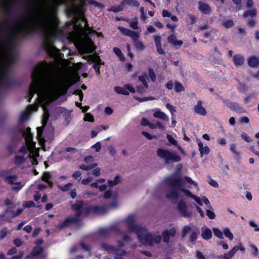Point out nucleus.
Instances as JSON below:
<instances>
[{"instance_id":"obj_52","label":"nucleus","mask_w":259,"mask_h":259,"mask_svg":"<svg viewBox=\"0 0 259 259\" xmlns=\"http://www.w3.org/2000/svg\"><path fill=\"white\" fill-rule=\"evenodd\" d=\"M147 89H148V88H146V87L142 84H141L140 86L136 88V92L139 93H144Z\"/></svg>"},{"instance_id":"obj_14","label":"nucleus","mask_w":259,"mask_h":259,"mask_svg":"<svg viewBox=\"0 0 259 259\" xmlns=\"http://www.w3.org/2000/svg\"><path fill=\"white\" fill-rule=\"evenodd\" d=\"M176 234V230L171 228L169 230H165L162 233L163 241L165 243H168L170 236L174 237Z\"/></svg>"},{"instance_id":"obj_61","label":"nucleus","mask_w":259,"mask_h":259,"mask_svg":"<svg viewBox=\"0 0 259 259\" xmlns=\"http://www.w3.org/2000/svg\"><path fill=\"white\" fill-rule=\"evenodd\" d=\"M109 153L112 156H114L116 154V150L112 145H110L108 148Z\"/></svg>"},{"instance_id":"obj_1","label":"nucleus","mask_w":259,"mask_h":259,"mask_svg":"<svg viewBox=\"0 0 259 259\" xmlns=\"http://www.w3.org/2000/svg\"><path fill=\"white\" fill-rule=\"evenodd\" d=\"M31 79L27 97L28 102L35 94H37L35 100L42 102L47 99L55 100L60 96L64 82L53 63H40L33 69Z\"/></svg>"},{"instance_id":"obj_13","label":"nucleus","mask_w":259,"mask_h":259,"mask_svg":"<svg viewBox=\"0 0 259 259\" xmlns=\"http://www.w3.org/2000/svg\"><path fill=\"white\" fill-rule=\"evenodd\" d=\"M194 111L196 114L202 116H205L207 114L205 109L202 106V102L201 100L198 101L197 104L194 107Z\"/></svg>"},{"instance_id":"obj_11","label":"nucleus","mask_w":259,"mask_h":259,"mask_svg":"<svg viewBox=\"0 0 259 259\" xmlns=\"http://www.w3.org/2000/svg\"><path fill=\"white\" fill-rule=\"evenodd\" d=\"M104 197L105 199L112 198L114 200V202L109 205L110 207L112 208H116L117 207L118 204L116 201L117 194L116 193L113 194L111 190H107L105 192Z\"/></svg>"},{"instance_id":"obj_4","label":"nucleus","mask_w":259,"mask_h":259,"mask_svg":"<svg viewBox=\"0 0 259 259\" xmlns=\"http://www.w3.org/2000/svg\"><path fill=\"white\" fill-rule=\"evenodd\" d=\"M87 207H89V206L85 205L83 201H76L74 204L71 205V209L76 212L75 214L67 218L60 225V227L63 228L68 226L71 224L78 223L80 221L82 215L85 216V208Z\"/></svg>"},{"instance_id":"obj_36","label":"nucleus","mask_w":259,"mask_h":259,"mask_svg":"<svg viewBox=\"0 0 259 259\" xmlns=\"http://www.w3.org/2000/svg\"><path fill=\"white\" fill-rule=\"evenodd\" d=\"M72 186V184L71 183H68L67 184L61 186V185H58V188L61 190V191L63 192H66L70 190V187Z\"/></svg>"},{"instance_id":"obj_51","label":"nucleus","mask_w":259,"mask_h":259,"mask_svg":"<svg viewBox=\"0 0 259 259\" xmlns=\"http://www.w3.org/2000/svg\"><path fill=\"white\" fill-rule=\"evenodd\" d=\"M72 177L78 182L81 180V173L79 171H77L73 174Z\"/></svg>"},{"instance_id":"obj_63","label":"nucleus","mask_w":259,"mask_h":259,"mask_svg":"<svg viewBox=\"0 0 259 259\" xmlns=\"http://www.w3.org/2000/svg\"><path fill=\"white\" fill-rule=\"evenodd\" d=\"M13 243L16 247H19L23 244V242L20 239L17 238L14 240Z\"/></svg>"},{"instance_id":"obj_33","label":"nucleus","mask_w":259,"mask_h":259,"mask_svg":"<svg viewBox=\"0 0 259 259\" xmlns=\"http://www.w3.org/2000/svg\"><path fill=\"white\" fill-rule=\"evenodd\" d=\"M175 90L176 92L179 93L185 91V88L182 83L178 81H175Z\"/></svg>"},{"instance_id":"obj_23","label":"nucleus","mask_w":259,"mask_h":259,"mask_svg":"<svg viewBox=\"0 0 259 259\" xmlns=\"http://www.w3.org/2000/svg\"><path fill=\"white\" fill-rule=\"evenodd\" d=\"M111 230V228H101L99 230L98 233L102 237H107L110 234Z\"/></svg>"},{"instance_id":"obj_21","label":"nucleus","mask_w":259,"mask_h":259,"mask_svg":"<svg viewBox=\"0 0 259 259\" xmlns=\"http://www.w3.org/2000/svg\"><path fill=\"white\" fill-rule=\"evenodd\" d=\"M256 11L255 9L246 11L243 14V16L245 18H254L256 16Z\"/></svg>"},{"instance_id":"obj_31","label":"nucleus","mask_w":259,"mask_h":259,"mask_svg":"<svg viewBox=\"0 0 259 259\" xmlns=\"http://www.w3.org/2000/svg\"><path fill=\"white\" fill-rule=\"evenodd\" d=\"M114 252L115 253V259H120L121 256H124L126 254V252L124 250L116 248Z\"/></svg>"},{"instance_id":"obj_44","label":"nucleus","mask_w":259,"mask_h":259,"mask_svg":"<svg viewBox=\"0 0 259 259\" xmlns=\"http://www.w3.org/2000/svg\"><path fill=\"white\" fill-rule=\"evenodd\" d=\"M124 88L127 91H129L132 93H135L136 92V89H135L131 84H126L124 85Z\"/></svg>"},{"instance_id":"obj_48","label":"nucleus","mask_w":259,"mask_h":259,"mask_svg":"<svg viewBox=\"0 0 259 259\" xmlns=\"http://www.w3.org/2000/svg\"><path fill=\"white\" fill-rule=\"evenodd\" d=\"M8 230L7 228H4L0 231V239H4L7 236Z\"/></svg>"},{"instance_id":"obj_27","label":"nucleus","mask_w":259,"mask_h":259,"mask_svg":"<svg viewBox=\"0 0 259 259\" xmlns=\"http://www.w3.org/2000/svg\"><path fill=\"white\" fill-rule=\"evenodd\" d=\"M200 232L199 230L193 231L189 237V240L191 242L195 244L196 240L197 239L198 236Z\"/></svg>"},{"instance_id":"obj_12","label":"nucleus","mask_w":259,"mask_h":259,"mask_svg":"<svg viewBox=\"0 0 259 259\" xmlns=\"http://www.w3.org/2000/svg\"><path fill=\"white\" fill-rule=\"evenodd\" d=\"M87 57L89 60H92L93 62H96L93 65V67L95 69L97 75H99L100 74V66L101 63V60L99 56H97L96 57H93L92 55L87 56Z\"/></svg>"},{"instance_id":"obj_2","label":"nucleus","mask_w":259,"mask_h":259,"mask_svg":"<svg viewBox=\"0 0 259 259\" xmlns=\"http://www.w3.org/2000/svg\"><path fill=\"white\" fill-rule=\"evenodd\" d=\"M125 222L128 232L136 233L141 243L152 246L154 243L158 244L161 242V237L160 235L149 233L145 227L137 225L134 215H128Z\"/></svg>"},{"instance_id":"obj_34","label":"nucleus","mask_w":259,"mask_h":259,"mask_svg":"<svg viewBox=\"0 0 259 259\" xmlns=\"http://www.w3.org/2000/svg\"><path fill=\"white\" fill-rule=\"evenodd\" d=\"M191 230V227L189 225H185L184 226L182 231V238H184L186 237L187 233Z\"/></svg>"},{"instance_id":"obj_30","label":"nucleus","mask_w":259,"mask_h":259,"mask_svg":"<svg viewBox=\"0 0 259 259\" xmlns=\"http://www.w3.org/2000/svg\"><path fill=\"white\" fill-rule=\"evenodd\" d=\"M43 249L40 246H36L33 248L32 251V255L36 256H37L41 253L42 252Z\"/></svg>"},{"instance_id":"obj_26","label":"nucleus","mask_w":259,"mask_h":259,"mask_svg":"<svg viewBox=\"0 0 259 259\" xmlns=\"http://www.w3.org/2000/svg\"><path fill=\"white\" fill-rule=\"evenodd\" d=\"M120 181L121 177L119 175H117L115 177L113 180L108 181V186L110 187H112L119 183Z\"/></svg>"},{"instance_id":"obj_38","label":"nucleus","mask_w":259,"mask_h":259,"mask_svg":"<svg viewBox=\"0 0 259 259\" xmlns=\"http://www.w3.org/2000/svg\"><path fill=\"white\" fill-rule=\"evenodd\" d=\"M223 25L226 28H230L234 25L233 20H225L222 22Z\"/></svg>"},{"instance_id":"obj_37","label":"nucleus","mask_w":259,"mask_h":259,"mask_svg":"<svg viewBox=\"0 0 259 259\" xmlns=\"http://www.w3.org/2000/svg\"><path fill=\"white\" fill-rule=\"evenodd\" d=\"M236 145L235 144H231L230 145V150L234 153L236 159L240 158V154L236 150Z\"/></svg>"},{"instance_id":"obj_41","label":"nucleus","mask_w":259,"mask_h":259,"mask_svg":"<svg viewBox=\"0 0 259 259\" xmlns=\"http://www.w3.org/2000/svg\"><path fill=\"white\" fill-rule=\"evenodd\" d=\"M25 160V158L23 156H16L15 157V163L16 164H20L22 162H24Z\"/></svg>"},{"instance_id":"obj_54","label":"nucleus","mask_w":259,"mask_h":259,"mask_svg":"<svg viewBox=\"0 0 259 259\" xmlns=\"http://www.w3.org/2000/svg\"><path fill=\"white\" fill-rule=\"evenodd\" d=\"M142 134L143 136H144L147 139H148L149 140H152L153 139L156 138V136L151 135L146 132H144V131L142 132Z\"/></svg>"},{"instance_id":"obj_32","label":"nucleus","mask_w":259,"mask_h":259,"mask_svg":"<svg viewBox=\"0 0 259 259\" xmlns=\"http://www.w3.org/2000/svg\"><path fill=\"white\" fill-rule=\"evenodd\" d=\"M223 233L225 236L228 238L229 240H232L233 239L234 236L228 228H224L223 230Z\"/></svg>"},{"instance_id":"obj_6","label":"nucleus","mask_w":259,"mask_h":259,"mask_svg":"<svg viewBox=\"0 0 259 259\" xmlns=\"http://www.w3.org/2000/svg\"><path fill=\"white\" fill-rule=\"evenodd\" d=\"M14 137H23L27 144L32 142L33 134L31 133V128L29 127L25 130L23 128H17L14 132Z\"/></svg>"},{"instance_id":"obj_57","label":"nucleus","mask_w":259,"mask_h":259,"mask_svg":"<svg viewBox=\"0 0 259 259\" xmlns=\"http://www.w3.org/2000/svg\"><path fill=\"white\" fill-rule=\"evenodd\" d=\"M92 148L94 149L96 152H99L101 149V144L100 142H98L93 145Z\"/></svg>"},{"instance_id":"obj_40","label":"nucleus","mask_w":259,"mask_h":259,"mask_svg":"<svg viewBox=\"0 0 259 259\" xmlns=\"http://www.w3.org/2000/svg\"><path fill=\"white\" fill-rule=\"evenodd\" d=\"M124 2L128 5L133 6L136 7H138L140 6L139 2L137 0H124Z\"/></svg>"},{"instance_id":"obj_8","label":"nucleus","mask_w":259,"mask_h":259,"mask_svg":"<svg viewBox=\"0 0 259 259\" xmlns=\"http://www.w3.org/2000/svg\"><path fill=\"white\" fill-rule=\"evenodd\" d=\"M3 177L5 178V180L10 184H14L15 186L12 187V189L14 191H18L23 187V185L20 182L15 183L14 182L17 180V177L16 176H11L9 174L5 173L3 175Z\"/></svg>"},{"instance_id":"obj_22","label":"nucleus","mask_w":259,"mask_h":259,"mask_svg":"<svg viewBox=\"0 0 259 259\" xmlns=\"http://www.w3.org/2000/svg\"><path fill=\"white\" fill-rule=\"evenodd\" d=\"M101 247L108 253L114 252L116 250L115 247L104 242L101 243Z\"/></svg>"},{"instance_id":"obj_25","label":"nucleus","mask_w":259,"mask_h":259,"mask_svg":"<svg viewBox=\"0 0 259 259\" xmlns=\"http://www.w3.org/2000/svg\"><path fill=\"white\" fill-rule=\"evenodd\" d=\"M44 114L42 115V119L41 122L42 125L45 126L48 121L49 118L50 114L48 110L46 107H43Z\"/></svg>"},{"instance_id":"obj_35","label":"nucleus","mask_w":259,"mask_h":259,"mask_svg":"<svg viewBox=\"0 0 259 259\" xmlns=\"http://www.w3.org/2000/svg\"><path fill=\"white\" fill-rule=\"evenodd\" d=\"M118 29L120 31V32L125 35L126 36H130L131 34V33L132 32V30L128 29L127 28H125L122 26H118Z\"/></svg>"},{"instance_id":"obj_5","label":"nucleus","mask_w":259,"mask_h":259,"mask_svg":"<svg viewBox=\"0 0 259 259\" xmlns=\"http://www.w3.org/2000/svg\"><path fill=\"white\" fill-rule=\"evenodd\" d=\"M157 154L160 158L164 160V163L166 164L178 162L181 160V157L175 152L170 151L165 149L158 148Z\"/></svg>"},{"instance_id":"obj_49","label":"nucleus","mask_w":259,"mask_h":259,"mask_svg":"<svg viewBox=\"0 0 259 259\" xmlns=\"http://www.w3.org/2000/svg\"><path fill=\"white\" fill-rule=\"evenodd\" d=\"M217 30L215 29H211L209 31L205 32L204 34V36L205 38H208L211 34H216Z\"/></svg>"},{"instance_id":"obj_64","label":"nucleus","mask_w":259,"mask_h":259,"mask_svg":"<svg viewBox=\"0 0 259 259\" xmlns=\"http://www.w3.org/2000/svg\"><path fill=\"white\" fill-rule=\"evenodd\" d=\"M249 224L251 227L254 228L255 231H256V232L259 231V227L257 226V225L254 222H253L252 221H250L249 222Z\"/></svg>"},{"instance_id":"obj_24","label":"nucleus","mask_w":259,"mask_h":259,"mask_svg":"<svg viewBox=\"0 0 259 259\" xmlns=\"http://www.w3.org/2000/svg\"><path fill=\"white\" fill-rule=\"evenodd\" d=\"M239 250V247L235 246L228 253H225V259H231Z\"/></svg>"},{"instance_id":"obj_16","label":"nucleus","mask_w":259,"mask_h":259,"mask_svg":"<svg viewBox=\"0 0 259 259\" xmlns=\"http://www.w3.org/2000/svg\"><path fill=\"white\" fill-rule=\"evenodd\" d=\"M247 64L251 68H257L259 66V58L254 56H250L247 60Z\"/></svg>"},{"instance_id":"obj_9","label":"nucleus","mask_w":259,"mask_h":259,"mask_svg":"<svg viewBox=\"0 0 259 259\" xmlns=\"http://www.w3.org/2000/svg\"><path fill=\"white\" fill-rule=\"evenodd\" d=\"M178 209L181 214L184 218H190L192 215L191 211L188 210L186 203L184 201H180L177 205Z\"/></svg>"},{"instance_id":"obj_58","label":"nucleus","mask_w":259,"mask_h":259,"mask_svg":"<svg viewBox=\"0 0 259 259\" xmlns=\"http://www.w3.org/2000/svg\"><path fill=\"white\" fill-rule=\"evenodd\" d=\"M241 137L246 142L249 143L252 141L251 138L245 133H242L241 134Z\"/></svg>"},{"instance_id":"obj_62","label":"nucleus","mask_w":259,"mask_h":259,"mask_svg":"<svg viewBox=\"0 0 259 259\" xmlns=\"http://www.w3.org/2000/svg\"><path fill=\"white\" fill-rule=\"evenodd\" d=\"M209 152V148L207 146H206L203 148V149L202 150V151H200V153L201 154V156L202 157L203 154L207 155Z\"/></svg>"},{"instance_id":"obj_3","label":"nucleus","mask_w":259,"mask_h":259,"mask_svg":"<svg viewBox=\"0 0 259 259\" xmlns=\"http://www.w3.org/2000/svg\"><path fill=\"white\" fill-rule=\"evenodd\" d=\"M165 181L168 186L170 188L166 197L171 200H177L179 197V191L184 193L187 197L193 198L194 195L183 187H184V181L181 177L175 178L169 177L165 179Z\"/></svg>"},{"instance_id":"obj_50","label":"nucleus","mask_w":259,"mask_h":259,"mask_svg":"<svg viewBox=\"0 0 259 259\" xmlns=\"http://www.w3.org/2000/svg\"><path fill=\"white\" fill-rule=\"evenodd\" d=\"M129 36L132 38L134 42L139 40V34L135 31H132L131 35Z\"/></svg>"},{"instance_id":"obj_29","label":"nucleus","mask_w":259,"mask_h":259,"mask_svg":"<svg viewBox=\"0 0 259 259\" xmlns=\"http://www.w3.org/2000/svg\"><path fill=\"white\" fill-rule=\"evenodd\" d=\"M127 22L130 24V26L133 29H137L138 28V21L137 20V18L134 19V21H132L130 19H128L127 20Z\"/></svg>"},{"instance_id":"obj_28","label":"nucleus","mask_w":259,"mask_h":259,"mask_svg":"<svg viewBox=\"0 0 259 259\" xmlns=\"http://www.w3.org/2000/svg\"><path fill=\"white\" fill-rule=\"evenodd\" d=\"M114 91L119 94H121L125 96H127L129 95V93L128 91L125 90V89L124 88V87L123 88L120 87H114Z\"/></svg>"},{"instance_id":"obj_19","label":"nucleus","mask_w":259,"mask_h":259,"mask_svg":"<svg viewBox=\"0 0 259 259\" xmlns=\"http://www.w3.org/2000/svg\"><path fill=\"white\" fill-rule=\"evenodd\" d=\"M201 237L205 240H209L212 237V232L210 229L205 227L202 228Z\"/></svg>"},{"instance_id":"obj_15","label":"nucleus","mask_w":259,"mask_h":259,"mask_svg":"<svg viewBox=\"0 0 259 259\" xmlns=\"http://www.w3.org/2000/svg\"><path fill=\"white\" fill-rule=\"evenodd\" d=\"M233 60L234 65L236 67L241 66L244 63V58L243 56L241 54L234 55Z\"/></svg>"},{"instance_id":"obj_10","label":"nucleus","mask_w":259,"mask_h":259,"mask_svg":"<svg viewBox=\"0 0 259 259\" xmlns=\"http://www.w3.org/2000/svg\"><path fill=\"white\" fill-rule=\"evenodd\" d=\"M23 211V208H19L16 211L11 210V207H7L4 211V213L0 214V219L6 218V220L8 218H13L19 215Z\"/></svg>"},{"instance_id":"obj_59","label":"nucleus","mask_w":259,"mask_h":259,"mask_svg":"<svg viewBox=\"0 0 259 259\" xmlns=\"http://www.w3.org/2000/svg\"><path fill=\"white\" fill-rule=\"evenodd\" d=\"M166 138L167 139V140H168V141L171 143L172 145H175V146H177V141L175 140L172 137L171 135H166Z\"/></svg>"},{"instance_id":"obj_42","label":"nucleus","mask_w":259,"mask_h":259,"mask_svg":"<svg viewBox=\"0 0 259 259\" xmlns=\"http://www.w3.org/2000/svg\"><path fill=\"white\" fill-rule=\"evenodd\" d=\"M134 45L136 46V49L138 50L142 51L144 50L145 48L144 45L139 40L135 42Z\"/></svg>"},{"instance_id":"obj_39","label":"nucleus","mask_w":259,"mask_h":259,"mask_svg":"<svg viewBox=\"0 0 259 259\" xmlns=\"http://www.w3.org/2000/svg\"><path fill=\"white\" fill-rule=\"evenodd\" d=\"M213 231L215 236L219 238L222 239L224 238L222 232L217 228H213Z\"/></svg>"},{"instance_id":"obj_60","label":"nucleus","mask_w":259,"mask_h":259,"mask_svg":"<svg viewBox=\"0 0 259 259\" xmlns=\"http://www.w3.org/2000/svg\"><path fill=\"white\" fill-rule=\"evenodd\" d=\"M177 37L176 35L173 33L172 34L170 35L167 37V41L169 43H170L171 44H173L174 42L176 40Z\"/></svg>"},{"instance_id":"obj_17","label":"nucleus","mask_w":259,"mask_h":259,"mask_svg":"<svg viewBox=\"0 0 259 259\" xmlns=\"http://www.w3.org/2000/svg\"><path fill=\"white\" fill-rule=\"evenodd\" d=\"M155 118H159L165 121H168L169 118L167 115L164 112L160 111L159 109H156L153 114Z\"/></svg>"},{"instance_id":"obj_56","label":"nucleus","mask_w":259,"mask_h":259,"mask_svg":"<svg viewBox=\"0 0 259 259\" xmlns=\"http://www.w3.org/2000/svg\"><path fill=\"white\" fill-rule=\"evenodd\" d=\"M183 180L184 181V180L186 181L187 183H188L190 184L194 185L195 186L197 187L198 185L197 183H196L195 181L192 180L190 178L188 177H185Z\"/></svg>"},{"instance_id":"obj_18","label":"nucleus","mask_w":259,"mask_h":259,"mask_svg":"<svg viewBox=\"0 0 259 259\" xmlns=\"http://www.w3.org/2000/svg\"><path fill=\"white\" fill-rule=\"evenodd\" d=\"M198 9L201 12L206 15L209 14L211 12L210 7L208 4L205 3L199 2Z\"/></svg>"},{"instance_id":"obj_43","label":"nucleus","mask_w":259,"mask_h":259,"mask_svg":"<svg viewBox=\"0 0 259 259\" xmlns=\"http://www.w3.org/2000/svg\"><path fill=\"white\" fill-rule=\"evenodd\" d=\"M114 53L117 55L121 60L124 59V55L122 54L121 50L117 48H114L113 49Z\"/></svg>"},{"instance_id":"obj_45","label":"nucleus","mask_w":259,"mask_h":259,"mask_svg":"<svg viewBox=\"0 0 259 259\" xmlns=\"http://www.w3.org/2000/svg\"><path fill=\"white\" fill-rule=\"evenodd\" d=\"M245 21L249 27H253L255 25V21L254 18H245Z\"/></svg>"},{"instance_id":"obj_20","label":"nucleus","mask_w":259,"mask_h":259,"mask_svg":"<svg viewBox=\"0 0 259 259\" xmlns=\"http://www.w3.org/2000/svg\"><path fill=\"white\" fill-rule=\"evenodd\" d=\"M229 108L231 110L238 113H243L245 112L244 108L240 106V105L235 102H232L230 104Z\"/></svg>"},{"instance_id":"obj_55","label":"nucleus","mask_w":259,"mask_h":259,"mask_svg":"<svg viewBox=\"0 0 259 259\" xmlns=\"http://www.w3.org/2000/svg\"><path fill=\"white\" fill-rule=\"evenodd\" d=\"M139 80L142 82V84L145 85L146 88H148V85L146 80V76L144 75H141L139 77Z\"/></svg>"},{"instance_id":"obj_47","label":"nucleus","mask_w":259,"mask_h":259,"mask_svg":"<svg viewBox=\"0 0 259 259\" xmlns=\"http://www.w3.org/2000/svg\"><path fill=\"white\" fill-rule=\"evenodd\" d=\"M211 209H208L206 210V214L207 215L209 219L212 220L215 218V214L213 211L210 210Z\"/></svg>"},{"instance_id":"obj_7","label":"nucleus","mask_w":259,"mask_h":259,"mask_svg":"<svg viewBox=\"0 0 259 259\" xmlns=\"http://www.w3.org/2000/svg\"><path fill=\"white\" fill-rule=\"evenodd\" d=\"M109 206L104 205H94L89 206V207L85 208V217L88 216L90 213L97 215H103L107 213L109 210Z\"/></svg>"},{"instance_id":"obj_46","label":"nucleus","mask_w":259,"mask_h":259,"mask_svg":"<svg viewBox=\"0 0 259 259\" xmlns=\"http://www.w3.org/2000/svg\"><path fill=\"white\" fill-rule=\"evenodd\" d=\"M149 76L153 82L155 81L156 75L152 68L149 69Z\"/></svg>"},{"instance_id":"obj_53","label":"nucleus","mask_w":259,"mask_h":259,"mask_svg":"<svg viewBox=\"0 0 259 259\" xmlns=\"http://www.w3.org/2000/svg\"><path fill=\"white\" fill-rule=\"evenodd\" d=\"M83 119L84 121H88L90 122L94 121V116L90 113H87Z\"/></svg>"}]
</instances>
